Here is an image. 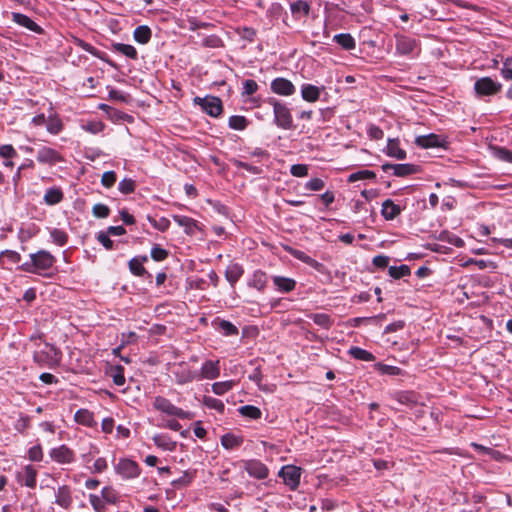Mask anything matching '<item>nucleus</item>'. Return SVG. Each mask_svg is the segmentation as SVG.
<instances>
[{
    "mask_svg": "<svg viewBox=\"0 0 512 512\" xmlns=\"http://www.w3.org/2000/svg\"><path fill=\"white\" fill-rule=\"evenodd\" d=\"M49 455L53 461L59 464H71L75 461V453L65 444L52 448Z\"/></svg>",
    "mask_w": 512,
    "mask_h": 512,
    "instance_id": "nucleus-9",
    "label": "nucleus"
},
{
    "mask_svg": "<svg viewBox=\"0 0 512 512\" xmlns=\"http://www.w3.org/2000/svg\"><path fill=\"white\" fill-rule=\"evenodd\" d=\"M220 376V361L206 360L198 371V381L207 379L214 380Z\"/></svg>",
    "mask_w": 512,
    "mask_h": 512,
    "instance_id": "nucleus-11",
    "label": "nucleus"
},
{
    "mask_svg": "<svg viewBox=\"0 0 512 512\" xmlns=\"http://www.w3.org/2000/svg\"><path fill=\"white\" fill-rule=\"evenodd\" d=\"M11 16L13 22L22 27H25L29 31H32L36 34H42L44 32L43 29L36 22H34L30 17H28L25 14L12 12Z\"/></svg>",
    "mask_w": 512,
    "mask_h": 512,
    "instance_id": "nucleus-18",
    "label": "nucleus"
},
{
    "mask_svg": "<svg viewBox=\"0 0 512 512\" xmlns=\"http://www.w3.org/2000/svg\"><path fill=\"white\" fill-rule=\"evenodd\" d=\"M55 503L64 509H69L73 503L71 488L67 485L58 487L55 492Z\"/></svg>",
    "mask_w": 512,
    "mask_h": 512,
    "instance_id": "nucleus-19",
    "label": "nucleus"
},
{
    "mask_svg": "<svg viewBox=\"0 0 512 512\" xmlns=\"http://www.w3.org/2000/svg\"><path fill=\"white\" fill-rule=\"evenodd\" d=\"M290 173L295 177H305L308 175V166L305 164H294L291 166Z\"/></svg>",
    "mask_w": 512,
    "mask_h": 512,
    "instance_id": "nucleus-63",
    "label": "nucleus"
},
{
    "mask_svg": "<svg viewBox=\"0 0 512 512\" xmlns=\"http://www.w3.org/2000/svg\"><path fill=\"white\" fill-rule=\"evenodd\" d=\"M202 403L203 405H205L206 407L210 408V409H214L220 413H223L224 410H225V405L224 403L217 399V398H213V397H210V396H204L203 399H202Z\"/></svg>",
    "mask_w": 512,
    "mask_h": 512,
    "instance_id": "nucleus-44",
    "label": "nucleus"
},
{
    "mask_svg": "<svg viewBox=\"0 0 512 512\" xmlns=\"http://www.w3.org/2000/svg\"><path fill=\"white\" fill-rule=\"evenodd\" d=\"M30 259L31 261L23 263L20 269L34 274H41L42 271L49 270L56 261L55 257L46 250L30 254Z\"/></svg>",
    "mask_w": 512,
    "mask_h": 512,
    "instance_id": "nucleus-2",
    "label": "nucleus"
},
{
    "mask_svg": "<svg viewBox=\"0 0 512 512\" xmlns=\"http://www.w3.org/2000/svg\"><path fill=\"white\" fill-rule=\"evenodd\" d=\"M270 88L272 92L281 96H291L295 93L296 90L293 83L283 77L273 79Z\"/></svg>",
    "mask_w": 512,
    "mask_h": 512,
    "instance_id": "nucleus-13",
    "label": "nucleus"
},
{
    "mask_svg": "<svg viewBox=\"0 0 512 512\" xmlns=\"http://www.w3.org/2000/svg\"><path fill=\"white\" fill-rule=\"evenodd\" d=\"M92 213L97 218H106L110 214V209L107 205L98 203L93 206Z\"/></svg>",
    "mask_w": 512,
    "mask_h": 512,
    "instance_id": "nucleus-58",
    "label": "nucleus"
},
{
    "mask_svg": "<svg viewBox=\"0 0 512 512\" xmlns=\"http://www.w3.org/2000/svg\"><path fill=\"white\" fill-rule=\"evenodd\" d=\"M290 9L296 19H301L309 14L310 5L306 1L297 0L290 4Z\"/></svg>",
    "mask_w": 512,
    "mask_h": 512,
    "instance_id": "nucleus-30",
    "label": "nucleus"
},
{
    "mask_svg": "<svg viewBox=\"0 0 512 512\" xmlns=\"http://www.w3.org/2000/svg\"><path fill=\"white\" fill-rule=\"evenodd\" d=\"M231 162L236 168L244 169L253 175H259L263 171L260 166L252 165L238 159H232Z\"/></svg>",
    "mask_w": 512,
    "mask_h": 512,
    "instance_id": "nucleus-41",
    "label": "nucleus"
},
{
    "mask_svg": "<svg viewBox=\"0 0 512 512\" xmlns=\"http://www.w3.org/2000/svg\"><path fill=\"white\" fill-rule=\"evenodd\" d=\"M268 103L273 106L275 124L285 130L292 129L293 118L288 106L274 98H269Z\"/></svg>",
    "mask_w": 512,
    "mask_h": 512,
    "instance_id": "nucleus-3",
    "label": "nucleus"
},
{
    "mask_svg": "<svg viewBox=\"0 0 512 512\" xmlns=\"http://www.w3.org/2000/svg\"><path fill=\"white\" fill-rule=\"evenodd\" d=\"M36 159L41 164L49 165L63 161V158L58 151L47 146H43L37 151Z\"/></svg>",
    "mask_w": 512,
    "mask_h": 512,
    "instance_id": "nucleus-14",
    "label": "nucleus"
},
{
    "mask_svg": "<svg viewBox=\"0 0 512 512\" xmlns=\"http://www.w3.org/2000/svg\"><path fill=\"white\" fill-rule=\"evenodd\" d=\"M389 275L394 279L410 275V268L407 265L389 267Z\"/></svg>",
    "mask_w": 512,
    "mask_h": 512,
    "instance_id": "nucleus-48",
    "label": "nucleus"
},
{
    "mask_svg": "<svg viewBox=\"0 0 512 512\" xmlns=\"http://www.w3.org/2000/svg\"><path fill=\"white\" fill-rule=\"evenodd\" d=\"M382 170L388 172L393 170V174L398 177H404L418 172V166L414 164H391L386 163L382 165Z\"/></svg>",
    "mask_w": 512,
    "mask_h": 512,
    "instance_id": "nucleus-16",
    "label": "nucleus"
},
{
    "mask_svg": "<svg viewBox=\"0 0 512 512\" xmlns=\"http://www.w3.org/2000/svg\"><path fill=\"white\" fill-rule=\"evenodd\" d=\"M236 385L234 380L220 381L212 384V392L216 395H224Z\"/></svg>",
    "mask_w": 512,
    "mask_h": 512,
    "instance_id": "nucleus-39",
    "label": "nucleus"
},
{
    "mask_svg": "<svg viewBox=\"0 0 512 512\" xmlns=\"http://www.w3.org/2000/svg\"><path fill=\"white\" fill-rule=\"evenodd\" d=\"M381 213L386 220H393L401 213V209L392 200L387 199L382 204Z\"/></svg>",
    "mask_w": 512,
    "mask_h": 512,
    "instance_id": "nucleus-28",
    "label": "nucleus"
},
{
    "mask_svg": "<svg viewBox=\"0 0 512 512\" xmlns=\"http://www.w3.org/2000/svg\"><path fill=\"white\" fill-rule=\"evenodd\" d=\"M415 144L421 148H432L442 146L440 137L436 134L421 135L415 138Z\"/></svg>",
    "mask_w": 512,
    "mask_h": 512,
    "instance_id": "nucleus-21",
    "label": "nucleus"
},
{
    "mask_svg": "<svg viewBox=\"0 0 512 512\" xmlns=\"http://www.w3.org/2000/svg\"><path fill=\"white\" fill-rule=\"evenodd\" d=\"M75 421L83 426L86 427H95L97 425V422L94 419L93 412L89 411L88 409H79L76 411L74 415Z\"/></svg>",
    "mask_w": 512,
    "mask_h": 512,
    "instance_id": "nucleus-24",
    "label": "nucleus"
},
{
    "mask_svg": "<svg viewBox=\"0 0 512 512\" xmlns=\"http://www.w3.org/2000/svg\"><path fill=\"white\" fill-rule=\"evenodd\" d=\"M321 88L312 84L301 86V96L307 102H316L320 98Z\"/></svg>",
    "mask_w": 512,
    "mask_h": 512,
    "instance_id": "nucleus-26",
    "label": "nucleus"
},
{
    "mask_svg": "<svg viewBox=\"0 0 512 512\" xmlns=\"http://www.w3.org/2000/svg\"><path fill=\"white\" fill-rule=\"evenodd\" d=\"M37 474H38V471L34 466L26 465L22 469V471H20L17 474V480L22 485L33 489L36 487Z\"/></svg>",
    "mask_w": 512,
    "mask_h": 512,
    "instance_id": "nucleus-17",
    "label": "nucleus"
},
{
    "mask_svg": "<svg viewBox=\"0 0 512 512\" xmlns=\"http://www.w3.org/2000/svg\"><path fill=\"white\" fill-rule=\"evenodd\" d=\"M291 255H293L296 259L302 261L303 263L311 266V267H314V268H318V266H320V263L317 262L315 259H313L312 257H310L309 255H307L305 252L301 251V250H291Z\"/></svg>",
    "mask_w": 512,
    "mask_h": 512,
    "instance_id": "nucleus-43",
    "label": "nucleus"
},
{
    "mask_svg": "<svg viewBox=\"0 0 512 512\" xmlns=\"http://www.w3.org/2000/svg\"><path fill=\"white\" fill-rule=\"evenodd\" d=\"M111 47L114 52L123 54L130 59L135 60L138 57L137 50L132 45L123 43H113Z\"/></svg>",
    "mask_w": 512,
    "mask_h": 512,
    "instance_id": "nucleus-34",
    "label": "nucleus"
},
{
    "mask_svg": "<svg viewBox=\"0 0 512 512\" xmlns=\"http://www.w3.org/2000/svg\"><path fill=\"white\" fill-rule=\"evenodd\" d=\"M136 183L131 178H124L118 184V189L123 194H131L135 191Z\"/></svg>",
    "mask_w": 512,
    "mask_h": 512,
    "instance_id": "nucleus-51",
    "label": "nucleus"
},
{
    "mask_svg": "<svg viewBox=\"0 0 512 512\" xmlns=\"http://www.w3.org/2000/svg\"><path fill=\"white\" fill-rule=\"evenodd\" d=\"M168 255L169 252L158 244H155L150 252L151 258L157 262L164 261L168 257Z\"/></svg>",
    "mask_w": 512,
    "mask_h": 512,
    "instance_id": "nucleus-50",
    "label": "nucleus"
},
{
    "mask_svg": "<svg viewBox=\"0 0 512 512\" xmlns=\"http://www.w3.org/2000/svg\"><path fill=\"white\" fill-rule=\"evenodd\" d=\"M241 464L250 477L263 480L269 475L268 467L258 459L242 460Z\"/></svg>",
    "mask_w": 512,
    "mask_h": 512,
    "instance_id": "nucleus-7",
    "label": "nucleus"
},
{
    "mask_svg": "<svg viewBox=\"0 0 512 512\" xmlns=\"http://www.w3.org/2000/svg\"><path fill=\"white\" fill-rule=\"evenodd\" d=\"M218 330L224 335V336H236L239 333L238 328L227 320H220L218 322Z\"/></svg>",
    "mask_w": 512,
    "mask_h": 512,
    "instance_id": "nucleus-40",
    "label": "nucleus"
},
{
    "mask_svg": "<svg viewBox=\"0 0 512 512\" xmlns=\"http://www.w3.org/2000/svg\"><path fill=\"white\" fill-rule=\"evenodd\" d=\"M375 173L370 170H360L349 175L348 182L353 183L359 180L373 179Z\"/></svg>",
    "mask_w": 512,
    "mask_h": 512,
    "instance_id": "nucleus-49",
    "label": "nucleus"
},
{
    "mask_svg": "<svg viewBox=\"0 0 512 512\" xmlns=\"http://www.w3.org/2000/svg\"><path fill=\"white\" fill-rule=\"evenodd\" d=\"M257 90H258V84L255 80L247 79L244 81L243 92H242L243 95H247V96L253 95L254 93L257 92Z\"/></svg>",
    "mask_w": 512,
    "mask_h": 512,
    "instance_id": "nucleus-60",
    "label": "nucleus"
},
{
    "mask_svg": "<svg viewBox=\"0 0 512 512\" xmlns=\"http://www.w3.org/2000/svg\"><path fill=\"white\" fill-rule=\"evenodd\" d=\"M173 220L181 227L185 229V233L188 235H192L194 229L197 228L196 220L183 216V215H173Z\"/></svg>",
    "mask_w": 512,
    "mask_h": 512,
    "instance_id": "nucleus-32",
    "label": "nucleus"
},
{
    "mask_svg": "<svg viewBox=\"0 0 512 512\" xmlns=\"http://www.w3.org/2000/svg\"><path fill=\"white\" fill-rule=\"evenodd\" d=\"M113 382L117 386H122L125 384V376H124V369L122 366L117 365L112 369Z\"/></svg>",
    "mask_w": 512,
    "mask_h": 512,
    "instance_id": "nucleus-54",
    "label": "nucleus"
},
{
    "mask_svg": "<svg viewBox=\"0 0 512 512\" xmlns=\"http://www.w3.org/2000/svg\"><path fill=\"white\" fill-rule=\"evenodd\" d=\"M311 318L315 324L325 329H329L333 324V321L331 320L330 316L325 313H315L311 316Z\"/></svg>",
    "mask_w": 512,
    "mask_h": 512,
    "instance_id": "nucleus-46",
    "label": "nucleus"
},
{
    "mask_svg": "<svg viewBox=\"0 0 512 512\" xmlns=\"http://www.w3.org/2000/svg\"><path fill=\"white\" fill-rule=\"evenodd\" d=\"M194 104L198 105L203 112L211 117H218L223 112V105L220 98L216 96H206L204 98L195 97Z\"/></svg>",
    "mask_w": 512,
    "mask_h": 512,
    "instance_id": "nucleus-5",
    "label": "nucleus"
},
{
    "mask_svg": "<svg viewBox=\"0 0 512 512\" xmlns=\"http://www.w3.org/2000/svg\"><path fill=\"white\" fill-rule=\"evenodd\" d=\"M76 44L77 46H79L81 49H83L84 51L90 53L91 55L95 56V57H98L100 59H103L101 56H100V52L94 47L92 46L91 44L81 40V39H77L76 40Z\"/></svg>",
    "mask_w": 512,
    "mask_h": 512,
    "instance_id": "nucleus-61",
    "label": "nucleus"
},
{
    "mask_svg": "<svg viewBox=\"0 0 512 512\" xmlns=\"http://www.w3.org/2000/svg\"><path fill=\"white\" fill-rule=\"evenodd\" d=\"M151 29L148 26L142 25L136 27L133 32V37L136 42L140 44H146L151 39Z\"/></svg>",
    "mask_w": 512,
    "mask_h": 512,
    "instance_id": "nucleus-37",
    "label": "nucleus"
},
{
    "mask_svg": "<svg viewBox=\"0 0 512 512\" xmlns=\"http://www.w3.org/2000/svg\"><path fill=\"white\" fill-rule=\"evenodd\" d=\"M61 353L49 343L37 344V349L33 353V361L40 367L53 368L60 363Z\"/></svg>",
    "mask_w": 512,
    "mask_h": 512,
    "instance_id": "nucleus-1",
    "label": "nucleus"
},
{
    "mask_svg": "<svg viewBox=\"0 0 512 512\" xmlns=\"http://www.w3.org/2000/svg\"><path fill=\"white\" fill-rule=\"evenodd\" d=\"M117 180V175L114 171H107L102 174L101 184L105 188H111L114 186Z\"/></svg>",
    "mask_w": 512,
    "mask_h": 512,
    "instance_id": "nucleus-57",
    "label": "nucleus"
},
{
    "mask_svg": "<svg viewBox=\"0 0 512 512\" xmlns=\"http://www.w3.org/2000/svg\"><path fill=\"white\" fill-rule=\"evenodd\" d=\"M46 129L50 134H59L63 129L62 120L56 115L48 116L46 122Z\"/></svg>",
    "mask_w": 512,
    "mask_h": 512,
    "instance_id": "nucleus-38",
    "label": "nucleus"
},
{
    "mask_svg": "<svg viewBox=\"0 0 512 512\" xmlns=\"http://www.w3.org/2000/svg\"><path fill=\"white\" fill-rule=\"evenodd\" d=\"M272 280L277 291L281 293H289L293 291L296 287V281L292 278L283 276H273Z\"/></svg>",
    "mask_w": 512,
    "mask_h": 512,
    "instance_id": "nucleus-22",
    "label": "nucleus"
},
{
    "mask_svg": "<svg viewBox=\"0 0 512 512\" xmlns=\"http://www.w3.org/2000/svg\"><path fill=\"white\" fill-rule=\"evenodd\" d=\"M494 156L499 160L512 163V151L504 147H498L493 149Z\"/></svg>",
    "mask_w": 512,
    "mask_h": 512,
    "instance_id": "nucleus-56",
    "label": "nucleus"
},
{
    "mask_svg": "<svg viewBox=\"0 0 512 512\" xmlns=\"http://www.w3.org/2000/svg\"><path fill=\"white\" fill-rule=\"evenodd\" d=\"M243 273L244 269L240 264L231 263L225 270V278L231 286H234L236 282L242 277Z\"/></svg>",
    "mask_w": 512,
    "mask_h": 512,
    "instance_id": "nucleus-25",
    "label": "nucleus"
},
{
    "mask_svg": "<svg viewBox=\"0 0 512 512\" xmlns=\"http://www.w3.org/2000/svg\"><path fill=\"white\" fill-rule=\"evenodd\" d=\"M501 73L504 79L512 81V58H507L503 62Z\"/></svg>",
    "mask_w": 512,
    "mask_h": 512,
    "instance_id": "nucleus-64",
    "label": "nucleus"
},
{
    "mask_svg": "<svg viewBox=\"0 0 512 512\" xmlns=\"http://www.w3.org/2000/svg\"><path fill=\"white\" fill-rule=\"evenodd\" d=\"M348 354L356 360L366 362H372L375 360V356L371 352L356 346L351 347Z\"/></svg>",
    "mask_w": 512,
    "mask_h": 512,
    "instance_id": "nucleus-35",
    "label": "nucleus"
},
{
    "mask_svg": "<svg viewBox=\"0 0 512 512\" xmlns=\"http://www.w3.org/2000/svg\"><path fill=\"white\" fill-rule=\"evenodd\" d=\"M101 494L106 503L115 504L118 500V493L112 487H104Z\"/></svg>",
    "mask_w": 512,
    "mask_h": 512,
    "instance_id": "nucleus-53",
    "label": "nucleus"
},
{
    "mask_svg": "<svg viewBox=\"0 0 512 512\" xmlns=\"http://www.w3.org/2000/svg\"><path fill=\"white\" fill-rule=\"evenodd\" d=\"M267 285V275L262 270H256L248 282V286L263 291Z\"/></svg>",
    "mask_w": 512,
    "mask_h": 512,
    "instance_id": "nucleus-29",
    "label": "nucleus"
},
{
    "mask_svg": "<svg viewBox=\"0 0 512 512\" xmlns=\"http://www.w3.org/2000/svg\"><path fill=\"white\" fill-rule=\"evenodd\" d=\"M239 413L251 419H259L262 415L261 410L253 405H245L239 408Z\"/></svg>",
    "mask_w": 512,
    "mask_h": 512,
    "instance_id": "nucleus-45",
    "label": "nucleus"
},
{
    "mask_svg": "<svg viewBox=\"0 0 512 512\" xmlns=\"http://www.w3.org/2000/svg\"><path fill=\"white\" fill-rule=\"evenodd\" d=\"M278 476L291 490H295L300 484L301 468L295 465H285L278 472Z\"/></svg>",
    "mask_w": 512,
    "mask_h": 512,
    "instance_id": "nucleus-8",
    "label": "nucleus"
},
{
    "mask_svg": "<svg viewBox=\"0 0 512 512\" xmlns=\"http://www.w3.org/2000/svg\"><path fill=\"white\" fill-rule=\"evenodd\" d=\"M396 51L401 55H409L417 49L415 39L407 35H396Z\"/></svg>",
    "mask_w": 512,
    "mask_h": 512,
    "instance_id": "nucleus-15",
    "label": "nucleus"
},
{
    "mask_svg": "<svg viewBox=\"0 0 512 512\" xmlns=\"http://www.w3.org/2000/svg\"><path fill=\"white\" fill-rule=\"evenodd\" d=\"M474 87H475V91L477 92V94L489 96V95H494L497 92H499L501 89V84L493 81L489 77H484V78L478 79L475 82Z\"/></svg>",
    "mask_w": 512,
    "mask_h": 512,
    "instance_id": "nucleus-12",
    "label": "nucleus"
},
{
    "mask_svg": "<svg viewBox=\"0 0 512 512\" xmlns=\"http://www.w3.org/2000/svg\"><path fill=\"white\" fill-rule=\"evenodd\" d=\"M333 40L344 50H353L356 47L355 39L350 33L337 34L333 37Z\"/></svg>",
    "mask_w": 512,
    "mask_h": 512,
    "instance_id": "nucleus-33",
    "label": "nucleus"
},
{
    "mask_svg": "<svg viewBox=\"0 0 512 512\" xmlns=\"http://www.w3.org/2000/svg\"><path fill=\"white\" fill-rule=\"evenodd\" d=\"M386 153L390 157H394L399 160L406 158V152L400 147L397 139H389L386 147Z\"/></svg>",
    "mask_w": 512,
    "mask_h": 512,
    "instance_id": "nucleus-31",
    "label": "nucleus"
},
{
    "mask_svg": "<svg viewBox=\"0 0 512 512\" xmlns=\"http://www.w3.org/2000/svg\"><path fill=\"white\" fill-rule=\"evenodd\" d=\"M148 260V257L146 255L141 257H135L132 258L129 261V269L132 274L136 276H144L147 275L149 278L152 277V275L144 268L143 263Z\"/></svg>",
    "mask_w": 512,
    "mask_h": 512,
    "instance_id": "nucleus-23",
    "label": "nucleus"
},
{
    "mask_svg": "<svg viewBox=\"0 0 512 512\" xmlns=\"http://www.w3.org/2000/svg\"><path fill=\"white\" fill-rule=\"evenodd\" d=\"M3 258H7V260L13 264H16L20 261L21 256L18 252L13 250H4L0 253V264L3 263Z\"/></svg>",
    "mask_w": 512,
    "mask_h": 512,
    "instance_id": "nucleus-59",
    "label": "nucleus"
},
{
    "mask_svg": "<svg viewBox=\"0 0 512 512\" xmlns=\"http://www.w3.org/2000/svg\"><path fill=\"white\" fill-rule=\"evenodd\" d=\"M63 199V192L60 188L52 187L46 190L44 201L48 205H55Z\"/></svg>",
    "mask_w": 512,
    "mask_h": 512,
    "instance_id": "nucleus-36",
    "label": "nucleus"
},
{
    "mask_svg": "<svg viewBox=\"0 0 512 512\" xmlns=\"http://www.w3.org/2000/svg\"><path fill=\"white\" fill-rule=\"evenodd\" d=\"M150 224L157 230L164 232L169 229L170 221L166 217H160L159 219L148 218Z\"/></svg>",
    "mask_w": 512,
    "mask_h": 512,
    "instance_id": "nucleus-52",
    "label": "nucleus"
},
{
    "mask_svg": "<svg viewBox=\"0 0 512 512\" xmlns=\"http://www.w3.org/2000/svg\"><path fill=\"white\" fill-rule=\"evenodd\" d=\"M153 407L164 414L175 416L180 419H192L194 414L175 406L169 399L163 396H156L153 400Z\"/></svg>",
    "mask_w": 512,
    "mask_h": 512,
    "instance_id": "nucleus-4",
    "label": "nucleus"
},
{
    "mask_svg": "<svg viewBox=\"0 0 512 512\" xmlns=\"http://www.w3.org/2000/svg\"><path fill=\"white\" fill-rule=\"evenodd\" d=\"M116 471L126 479L136 478L140 474L139 465L135 461L126 458L119 460Z\"/></svg>",
    "mask_w": 512,
    "mask_h": 512,
    "instance_id": "nucleus-10",
    "label": "nucleus"
},
{
    "mask_svg": "<svg viewBox=\"0 0 512 512\" xmlns=\"http://www.w3.org/2000/svg\"><path fill=\"white\" fill-rule=\"evenodd\" d=\"M376 368L381 374H387V375H399L400 374V368H398L396 366L378 363L376 365Z\"/></svg>",
    "mask_w": 512,
    "mask_h": 512,
    "instance_id": "nucleus-62",
    "label": "nucleus"
},
{
    "mask_svg": "<svg viewBox=\"0 0 512 512\" xmlns=\"http://www.w3.org/2000/svg\"><path fill=\"white\" fill-rule=\"evenodd\" d=\"M50 236L55 244L64 246L67 243L68 235L61 229L54 228L50 231Z\"/></svg>",
    "mask_w": 512,
    "mask_h": 512,
    "instance_id": "nucleus-47",
    "label": "nucleus"
},
{
    "mask_svg": "<svg viewBox=\"0 0 512 512\" xmlns=\"http://www.w3.org/2000/svg\"><path fill=\"white\" fill-rule=\"evenodd\" d=\"M154 444L164 451H174L177 447V442L173 441L167 434H155L152 437Z\"/></svg>",
    "mask_w": 512,
    "mask_h": 512,
    "instance_id": "nucleus-20",
    "label": "nucleus"
},
{
    "mask_svg": "<svg viewBox=\"0 0 512 512\" xmlns=\"http://www.w3.org/2000/svg\"><path fill=\"white\" fill-rule=\"evenodd\" d=\"M228 125L234 130H244L248 126V120L241 115H233L229 118Z\"/></svg>",
    "mask_w": 512,
    "mask_h": 512,
    "instance_id": "nucleus-42",
    "label": "nucleus"
},
{
    "mask_svg": "<svg viewBox=\"0 0 512 512\" xmlns=\"http://www.w3.org/2000/svg\"><path fill=\"white\" fill-rule=\"evenodd\" d=\"M173 375L175 382L178 385H185L193 381H198V371L193 370L186 362H180L175 365Z\"/></svg>",
    "mask_w": 512,
    "mask_h": 512,
    "instance_id": "nucleus-6",
    "label": "nucleus"
},
{
    "mask_svg": "<svg viewBox=\"0 0 512 512\" xmlns=\"http://www.w3.org/2000/svg\"><path fill=\"white\" fill-rule=\"evenodd\" d=\"M202 45L208 48H219L223 46V41L217 35H209L203 39Z\"/></svg>",
    "mask_w": 512,
    "mask_h": 512,
    "instance_id": "nucleus-55",
    "label": "nucleus"
},
{
    "mask_svg": "<svg viewBox=\"0 0 512 512\" xmlns=\"http://www.w3.org/2000/svg\"><path fill=\"white\" fill-rule=\"evenodd\" d=\"M221 445L226 450H233L239 448L243 443V437L233 433H226L221 436Z\"/></svg>",
    "mask_w": 512,
    "mask_h": 512,
    "instance_id": "nucleus-27",
    "label": "nucleus"
}]
</instances>
